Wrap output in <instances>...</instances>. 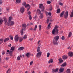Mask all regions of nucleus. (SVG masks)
<instances>
[{"label": "nucleus", "mask_w": 73, "mask_h": 73, "mask_svg": "<svg viewBox=\"0 0 73 73\" xmlns=\"http://www.w3.org/2000/svg\"><path fill=\"white\" fill-rule=\"evenodd\" d=\"M59 39V36H56L54 37V39L56 41H58Z\"/></svg>", "instance_id": "nucleus-17"}, {"label": "nucleus", "mask_w": 73, "mask_h": 73, "mask_svg": "<svg viewBox=\"0 0 73 73\" xmlns=\"http://www.w3.org/2000/svg\"><path fill=\"white\" fill-rule=\"evenodd\" d=\"M29 19L30 20H31L32 19V17H31V15H29Z\"/></svg>", "instance_id": "nucleus-49"}, {"label": "nucleus", "mask_w": 73, "mask_h": 73, "mask_svg": "<svg viewBox=\"0 0 73 73\" xmlns=\"http://www.w3.org/2000/svg\"><path fill=\"white\" fill-rule=\"evenodd\" d=\"M15 24V22L13 21H9L7 23V25L9 26H11Z\"/></svg>", "instance_id": "nucleus-3"}, {"label": "nucleus", "mask_w": 73, "mask_h": 73, "mask_svg": "<svg viewBox=\"0 0 73 73\" xmlns=\"http://www.w3.org/2000/svg\"><path fill=\"white\" fill-rule=\"evenodd\" d=\"M12 46V45H11V44H10V45H8V46H9L10 47H11Z\"/></svg>", "instance_id": "nucleus-61"}, {"label": "nucleus", "mask_w": 73, "mask_h": 73, "mask_svg": "<svg viewBox=\"0 0 73 73\" xmlns=\"http://www.w3.org/2000/svg\"><path fill=\"white\" fill-rule=\"evenodd\" d=\"M59 61L58 63H59V64H61V63H62V62H63L64 60L62 59L61 58H59L58 59Z\"/></svg>", "instance_id": "nucleus-15"}, {"label": "nucleus", "mask_w": 73, "mask_h": 73, "mask_svg": "<svg viewBox=\"0 0 73 73\" xmlns=\"http://www.w3.org/2000/svg\"><path fill=\"white\" fill-rule=\"evenodd\" d=\"M64 13H65V11H62L61 13L60 14V17H63V15H64Z\"/></svg>", "instance_id": "nucleus-14"}, {"label": "nucleus", "mask_w": 73, "mask_h": 73, "mask_svg": "<svg viewBox=\"0 0 73 73\" xmlns=\"http://www.w3.org/2000/svg\"><path fill=\"white\" fill-rule=\"evenodd\" d=\"M33 61H31L30 63V65H32V64H33Z\"/></svg>", "instance_id": "nucleus-48"}, {"label": "nucleus", "mask_w": 73, "mask_h": 73, "mask_svg": "<svg viewBox=\"0 0 73 73\" xmlns=\"http://www.w3.org/2000/svg\"><path fill=\"white\" fill-rule=\"evenodd\" d=\"M31 12L30 11H29L28 12V15H31Z\"/></svg>", "instance_id": "nucleus-53"}, {"label": "nucleus", "mask_w": 73, "mask_h": 73, "mask_svg": "<svg viewBox=\"0 0 73 73\" xmlns=\"http://www.w3.org/2000/svg\"><path fill=\"white\" fill-rule=\"evenodd\" d=\"M13 51L12 50H10L9 52V54H10L11 56L12 55V53H13Z\"/></svg>", "instance_id": "nucleus-32"}, {"label": "nucleus", "mask_w": 73, "mask_h": 73, "mask_svg": "<svg viewBox=\"0 0 73 73\" xmlns=\"http://www.w3.org/2000/svg\"><path fill=\"white\" fill-rule=\"evenodd\" d=\"M24 47L21 46L20 47L18 48L19 50H22L24 49Z\"/></svg>", "instance_id": "nucleus-23"}, {"label": "nucleus", "mask_w": 73, "mask_h": 73, "mask_svg": "<svg viewBox=\"0 0 73 73\" xmlns=\"http://www.w3.org/2000/svg\"><path fill=\"white\" fill-rule=\"evenodd\" d=\"M53 73H56L58 71V68H57L56 69H53L52 70Z\"/></svg>", "instance_id": "nucleus-13"}, {"label": "nucleus", "mask_w": 73, "mask_h": 73, "mask_svg": "<svg viewBox=\"0 0 73 73\" xmlns=\"http://www.w3.org/2000/svg\"><path fill=\"white\" fill-rule=\"evenodd\" d=\"M24 11H25V8H24V7L22 6L20 9V12L21 13H23V12H24Z\"/></svg>", "instance_id": "nucleus-7"}, {"label": "nucleus", "mask_w": 73, "mask_h": 73, "mask_svg": "<svg viewBox=\"0 0 73 73\" xmlns=\"http://www.w3.org/2000/svg\"><path fill=\"white\" fill-rule=\"evenodd\" d=\"M41 27H42V26L41 25H39V31H41Z\"/></svg>", "instance_id": "nucleus-31"}, {"label": "nucleus", "mask_w": 73, "mask_h": 73, "mask_svg": "<svg viewBox=\"0 0 73 73\" xmlns=\"http://www.w3.org/2000/svg\"><path fill=\"white\" fill-rule=\"evenodd\" d=\"M11 20H12V17H9V21H11Z\"/></svg>", "instance_id": "nucleus-46"}, {"label": "nucleus", "mask_w": 73, "mask_h": 73, "mask_svg": "<svg viewBox=\"0 0 73 73\" xmlns=\"http://www.w3.org/2000/svg\"><path fill=\"white\" fill-rule=\"evenodd\" d=\"M60 11H61V9H58L57 10V13H60Z\"/></svg>", "instance_id": "nucleus-26"}, {"label": "nucleus", "mask_w": 73, "mask_h": 73, "mask_svg": "<svg viewBox=\"0 0 73 73\" xmlns=\"http://www.w3.org/2000/svg\"><path fill=\"white\" fill-rule=\"evenodd\" d=\"M30 25H33V23H30Z\"/></svg>", "instance_id": "nucleus-62"}, {"label": "nucleus", "mask_w": 73, "mask_h": 73, "mask_svg": "<svg viewBox=\"0 0 73 73\" xmlns=\"http://www.w3.org/2000/svg\"><path fill=\"white\" fill-rule=\"evenodd\" d=\"M10 39L11 40H13V36H11L10 37Z\"/></svg>", "instance_id": "nucleus-56"}, {"label": "nucleus", "mask_w": 73, "mask_h": 73, "mask_svg": "<svg viewBox=\"0 0 73 73\" xmlns=\"http://www.w3.org/2000/svg\"><path fill=\"white\" fill-rule=\"evenodd\" d=\"M25 7V8H28L27 9V11H28L31 8V6L29 4L26 5Z\"/></svg>", "instance_id": "nucleus-8"}, {"label": "nucleus", "mask_w": 73, "mask_h": 73, "mask_svg": "<svg viewBox=\"0 0 73 73\" xmlns=\"http://www.w3.org/2000/svg\"><path fill=\"white\" fill-rule=\"evenodd\" d=\"M9 40V39L8 38H5L4 40V42H7Z\"/></svg>", "instance_id": "nucleus-22"}, {"label": "nucleus", "mask_w": 73, "mask_h": 73, "mask_svg": "<svg viewBox=\"0 0 73 73\" xmlns=\"http://www.w3.org/2000/svg\"><path fill=\"white\" fill-rule=\"evenodd\" d=\"M36 18H37V15H35L34 17L35 20H36Z\"/></svg>", "instance_id": "nucleus-58"}, {"label": "nucleus", "mask_w": 73, "mask_h": 73, "mask_svg": "<svg viewBox=\"0 0 73 73\" xmlns=\"http://www.w3.org/2000/svg\"><path fill=\"white\" fill-rule=\"evenodd\" d=\"M52 35H54V34H55V33H56V34H58V33H57L56 32V30H55V29H54L52 31Z\"/></svg>", "instance_id": "nucleus-19"}, {"label": "nucleus", "mask_w": 73, "mask_h": 73, "mask_svg": "<svg viewBox=\"0 0 73 73\" xmlns=\"http://www.w3.org/2000/svg\"><path fill=\"white\" fill-rule=\"evenodd\" d=\"M17 60H20V57L19 56H18L17 57Z\"/></svg>", "instance_id": "nucleus-47"}, {"label": "nucleus", "mask_w": 73, "mask_h": 73, "mask_svg": "<svg viewBox=\"0 0 73 73\" xmlns=\"http://www.w3.org/2000/svg\"><path fill=\"white\" fill-rule=\"evenodd\" d=\"M6 60H8L9 59V58H8V57H7L6 58Z\"/></svg>", "instance_id": "nucleus-60"}, {"label": "nucleus", "mask_w": 73, "mask_h": 73, "mask_svg": "<svg viewBox=\"0 0 73 73\" xmlns=\"http://www.w3.org/2000/svg\"><path fill=\"white\" fill-rule=\"evenodd\" d=\"M59 4L60 5H63V3H61V2H60L59 3Z\"/></svg>", "instance_id": "nucleus-52"}, {"label": "nucleus", "mask_w": 73, "mask_h": 73, "mask_svg": "<svg viewBox=\"0 0 73 73\" xmlns=\"http://www.w3.org/2000/svg\"><path fill=\"white\" fill-rule=\"evenodd\" d=\"M36 13H38V14H40V19H42L43 18V14L41 13V11L40 10L38 9L37 10Z\"/></svg>", "instance_id": "nucleus-2"}, {"label": "nucleus", "mask_w": 73, "mask_h": 73, "mask_svg": "<svg viewBox=\"0 0 73 73\" xmlns=\"http://www.w3.org/2000/svg\"><path fill=\"white\" fill-rule=\"evenodd\" d=\"M10 72L11 70H10V69H9L6 72V73H10Z\"/></svg>", "instance_id": "nucleus-36"}, {"label": "nucleus", "mask_w": 73, "mask_h": 73, "mask_svg": "<svg viewBox=\"0 0 73 73\" xmlns=\"http://www.w3.org/2000/svg\"><path fill=\"white\" fill-rule=\"evenodd\" d=\"M42 54V52L41 51H39L37 53L36 55L37 57H40L41 56Z\"/></svg>", "instance_id": "nucleus-5"}, {"label": "nucleus", "mask_w": 73, "mask_h": 73, "mask_svg": "<svg viewBox=\"0 0 73 73\" xmlns=\"http://www.w3.org/2000/svg\"><path fill=\"white\" fill-rule=\"evenodd\" d=\"M22 26L23 28L21 30V35H24V30L25 31V29H26L27 25L25 24H22Z\"/></svg>", "instance_id": "nucleus-1"}, {"label": "nucleus", "mask_w": 73, "mask_h": 73, "mask_svg": "<svg viewBox=\"0 0 73 73\" xmlns=\"http://www.w3.org/2000/svg\"><path fill=\"white\" fill-rule=\"evenodd\" d=\"M57 28H58V27H57V26H56L54 28L55 30H56L55 32L57 33H58V29H57Z\"/></svg>", "instance_id": "nucleus-16"}, {"label": "nucleus", "mask_w": 73, "mask_h": 73, "mask_svg": "<svg viewBox=\"0 0 73 73\" xmlns=\"http://www.w3.org/2000/svg\"><path fill=\"white\" fill-rule=\"evenodd\" d=\"M64 68H60L59 69V71H60V72H62L63 71H64Z\"/></svg>", "instance_id": "nucleus-28"}, {"label": "nucleus", "mask_w": 73, "mask_h": 73, "mask_svg": "<svg viewBox=\"0 0 73 73\" xmlns=\"http://www.w3.org/2000/svg\"><path fill=\"white\" fill-rule=\"evenodd\" d=\"M22 4L23 5H24V6H25L26 5V3L25 2H23L22 3Z\"/></svg>", "instance_id": "nucleus-40"}, {"label": "nucleus", "mask_w": 73, "mask_h": 73, "mask_svg": "<svg viewBox=\"0 0 73 73\" xmlns=\"http://www.w3.org/2000/svg\"><path fill=\"white\" fill-rule=\"evenodd\" d=\"M30 30H33V29L32 28H31L30 29Z\"/></svg>", "instance_id": "nucleus-64"}, {"label": "nucleus", "mask_w": 73, "mask_h": 73, "mask_svg": "<svg viewBox=\"0 0 73 73\" xmlns=\"http://www.w3.org/2000/svg\"><path fill=\"white\" fill-rule=\"evenodd\" d=\"M3 21L5 22V24L7 25V18L6 17H3Z\"/></svg>", "instance_id": "nucleus-12"}, {"label": "nucleus", "mask_w": 73, "mask_h": 73, "mask_svg": "<svg viewBox=\"0 0 73 73\" xmlns=\"http://www.w3.org/2000/svg\"><path fill=\"white\" fill-rule=\"evenodd\" d=\"M20 37L18 36V35H17L15 36V41H17L19 40V38Z\"/></svg>", "instance_id": "nucleus-9"}, {"label": "nucleus", "mask_w": 73, "mask_h": 73, "mask_svg": "<svg viewBox=\"0 0 73 73\" xmlns=\"http://www.w3.org/2000/svg\"><path fill=\"white\" fill-rule=\"evenodd\" d=\"M47 4H50V3H51V2L49 1H48L47 2Z\"/></svg>", "instance_id": "nucleus-50"}, {"label": "nucleus", "mask_w": 73, "mask_h": 73, "mask_svg": "<svg viewBox=\"0 0 73 73\" xmlns=\"http://www.w3.org/2000/svg\"><path fill=\"white\" fill-rule=\"evenodd\" d=\"M37 25H35V28H34V31H36V29L37 28Z\"/></svg>", "instance_id": "nucleus-44"}, {"label": "nucleus", "mask_w": 73, "mask_h": 73, "mask_svg": "<svg viewBox=\"0 0 73 73\" xmlns=\"http://www.w3.org/2000/svg\"><path fill=\"white\" fill-rule=\"evenodd\" d=\"M69 14L68 11H66L65 13L64 18L65 19H67L68 17Z\"/></svg>", "instance_id": "nucleus-6"}, {"label": "nucleus", "mask_w": 73, "mask_h": 73, "mask_svg": "<svg viewBox=\"0 0 73 73\" xmlns=\"http://www.w3.org/2000/svg\"><path fill=\"white\" fill-rule=\"evenodd\" d=\"M50 24L51 23H49L48 25V29H50Z\"/></svg>", "instance_id": "nucleus-38"}, {"label": "nucleus", "mask_w": 73, "mask_h": 73, "mask_svg": "<svg viewBox=\"0 0 73 73\" xmlns=\"http://www.w3.org/2000/svg\"><path fill=\"white\" fill-rule=\"evenodd\" d=\"M40 40H39V41L38 42V44H40Z\"/></svg>", "instance_id": "nucleus-63"}, {"label": "nucleus", "mask_w": 73, "mask_h": 73, "mask_svg": "<svg viewBox=\"0 0 73 73\" xmlns=\"http://www.w3.org/2000/svg\"><path fill=\"white\" fill-rule=\"evenodd\" d=\"M50 55V54L49 53H48L47 54V57L48 58L49 57V56Z\"/></svg>", "instance_id": "nucleus-42"}, {"label": "nucleus", "mask_w": 73, "mask_h": 73, "mask_svg": "<svg viewBox=\"0 0 73 73\" xmlns=\"http://www.w3.org/2000/svg\"><path fill=\"white\" fill-rule=\"evenodd\" d=\"M70 70L69 69H68L67 70V73H70Z\"/></svg>", "instance_id": "nucleus-35"}, {"label": "nucleus", "mask_w": 73, "mask_h": 73, "mask_svg": "<svg viewBox=\"0 0 73 73\" xmlns=\"http://www.w3.org/2000/svg\"><path fill=\"white\" fill-rule=\"evenodd\" d=\"M3 3V1L2 0H0V4H1Z\"/></svg>", "instance_id": "nucleus-54"}, {"label": "nucleus", "mask_w": 73, "mask_h": 73, "mask_svg": "<svg viewBox=\"0 0 73 73\" xmlns=\"http://www.w3.org/2000/svg\"><path fill=\"white\" fill-rule=\"evenodd\" d=\"M39 8L41 9V11L42 12H44V8L45 7L42 4H40L39 5Z\"/></svg>", "instance_id": "nucleus-4"}, {"label": "nucleus", "mask_w": 73, "mask_h": 73, "mask_svg": "<svg viewBox=\"0 0 73 73\" xmlns=\"http://www.w3.org/2000/svg\"><path fill=\"white\" fill-rule=\"evenodd\" d=\"M70 17H73V11L71 12V14L70 15Z\"/></svg>", "instance_id": "nucleus-41"}, {"label": "nucleus", "mask_w": 73, "mask_h": 73, "mask_svg": "<svg viewBox=\"0 0 73 73\" xmlns=\"http://www.w3.org/2000/svg\"><path fill=\"white\" fill-rule=\"evenodd\" d=\"M49 10L50 11H52V7H51L50 8H49Z\"/></svg>", "instance_id": "nucleus-59"}, {"label": "nucleus", "mask_w": 73, "mask_h": 73, "mask_svg": "<svg viewBox=\"0 0 73 73\" xmlns=\"http://www.w3.org/2000/svg\"><path fill=\"white\" fill-rule=\"evenodd\" d=\"M53 62V59H50L48 62V63L49 64L50 63H52Z\"/></svg>", "instance_id": "nucleus-24"}, {"label": "nucleus", "mask_w": 73, "mask_h": 73, "mask_svg": "<svg viewBox=\"0 0 73 73\" xmlns=\"http://www.w3.org/2000/svg\"><path fill=\"white\" fill-rule=\"evenodd\" d=\"M23 38V39H24V40H25V39H27V35H25L24 36Z\"/></svg>", "instance_id": "nucleus-30"}, {"label": "nucleus", "mask_w": 73, "mask_h": 73, "mask_svg": "<svg viewBox=\"0 0 73 73\" xmlns=\"http://www.w3.org/2000/svg\"><path fill=\"white\" fill-rule=\"evenodd\" d=\"M48 15H49V16H51L52 14H51V13L49 12L48 13Z\"/></svg>", "instance_id": "nucleus-51"}, {"label": "nucleus", "mask_w": 73, "mask_h": 73, "mask_svg": "<svg viewBox=\"0 0 73 73\" xmlns=\"http://www.w3.org/2000/svg\"><path fill=\"white\" fill-rule=\"evenodd\" d=\"M16 3H20L21 2V0H16Z\"/></svg>", "instance_id": "nucleus-33"}, {"label": "nucleus", "mask_w": 73, "mask_h": 73, "mask_svg": "<svg viewBox=\"0 0 73 73\" xmlns=\"http://www.w3.org/2000/svg\"><path fill=\"white\" fill-rule=\"evenodd\" d=\"M47 24H48V23H49V20L48 19H47Z\"/></svg>", "instance_id": "nucleus-55"}, {"label": "nucleus", "mask_w": 73, "mask_h": 73, "mask_svg": "<svg viewBox=\"0 0 73 73\" xmlns=\"http://www.w3.org/2000/svg\"><path fill=\"white\" fill-rule=\"evenodd\" d=\"M72 36V33L71 32H70L68 35V37H70Z\"/></svg>", "instance_id": "nucleus-29"}, {"label": "nucleus", "mask_w": 73, "mask_h": 73, "mask_svg": "<svg viewBox=\"0 0 73 73\" xmlns=\"http://www.w3.org/2000/svg\"><path fill=\"white\" fill-rule=\"evenodd\" d=\"M15 48H16L15 47L12 46L10 50L12 51H13L14 50V49H15Z\"/></svg>", "instance_id": "nucleus-25"}, {"label": "nucleus", "mask_w": 73, "mask_h": 73, "mask_svg": "<svg viewBox=\"0 0 73 73\" xmlns=\"http://www.w3.org/2000/svg\"><path fill=\"white\" fill-rule=\"evenodd\" d=\"M2 54L3 55L5 54V51H4L3 50L2 51Z\"/></svg>", "instance_id": "nucleus-43"}, {"label": "nucleus", "mask_w": 73, "mask_h": 73, "mask_svg": "<svg viewBox=\"0 0 73 73\" xmlns=\"http://www.w3.org/2000/svg\"><path fill=\"white\" fill-rule=\"evenodd\" d=\"M61 39L62 40H64L65 39V36H62L61 38Z\"/></svg>", "instance_id": "nucleus-45"}, {"label": "nucleus", "mask_w": 73, "mask_h": 73, "mask_svg": "<svg viewBox=\"0 0 73 73\" xmlns=\"http://www.w3.org/2000/svg\"><path fill=\"white\" fill-rule=\"evenodd\" d=\"M68 56H70V57H72L73 55V52L71 51L69 52L68 54Z\"/></svg>", "instance_id": "nucleus-10"}, {"label": "nucleus", "mask_w": 73, "mask_h": 73, "mask_svg": "<svg viewBox=\"0 0 73 73\" xmlns=\"http://www.w3.org/2000/svg\"><path fill=\"white\" fill-rule=\"evenodd\" d=\"M23 39L22 38H20L19 39V42H21V41H23Z\"/></svg>", "instance_id": "nucleus-37"}, {"label": "nucleus", "mask_w": 73, "mask_h": 73, "mask_svg": "<svg viewBox=\"0 0 73 73\" xmlns=\"http://www.w3.org/2000/svg\"><path fill=\"white\" fill-rule=\"evenodd\" d=\"M3 41H4V40H3V39H0V44H1L3 43Z\"/></svg>", "instance_id": "nucleus-27"}, {"label": "nucleus", "mask_w": 73, "mask_h": 73, "mask_svg": "<svg viewBox=\"0 0 73 73\" xmlns=\"http://www.w3.org/2000/svg\"><path fill=\"white\" fill-rule=\"evenodd\" d=\"M3 22V19L0 20V25H1V24H2Z\"/></svg>", "instance_id": "nucleus-34"}, {"label": "nucleus", "mask_w": 73, "mask_h": 73, "mask_svg": "<svg viewBox=\"0 0 73 73\" xmlns=\"http://www.w3.org/2000/svg\"><path fill=\"white\" fill-rule=\"evenodd\" d=\"M53 43L55 45H58V42H57V40H54L53 42Z\"/></svg>", "instance_id": "nucleus-11"}, {"label": "nucleus", "mask_w": 73, "mask_h": 73, "mask_svg": "<svg viewBox=\"0 0 73 73\" xmlns=\"http://www.w3.org/2000/svg\"><path fill=\"white\" fill-rule=\"evenodd\" d=\"M66 65H67V64H66V62H65L61 66H62L63 67H65V66H66Z\"/></svg>", "instance_id": "nucleus-21"}, {"label": "nucleus", "mask_w": 73, "mask_h": 73, "mask_svg": "<svg viewBox=\"0 0 73 73\" xmlns=\"http://www.w3.org/2000/svg\"><path fill=\"white\" fill-rule=\"evenodd\" d=\"M6 10L7 11H9V7H7L6 8Z\"/></svg>", "instance_id": "nucleus-57"}, {"label": "nucleus", "mask_w": 73, "mask_h": 73, "mask_svg": "<svg viewBox=\"0 0 73 73\" xmlns=\"http://www.w3.org/2000/svg\"><path fill=\"white\" fill-rule=\"evenodd\" d=\"M68 58V56L66 55H64L62 56V58L63 60H66Z\"/></svg>", "instance_id": "nucleus-18"}, {"label": "nucleus", "mask_w": 73, "mask_h": 73, "mask_svg": "<svg viewBox=\"0 0 73 73\" xmlns=\"http://www.w3.org/2000/svg\"><path fill=\"white\" fill-rule=\"evenodd\" d=\"M40 52V47L38 46L37 49V52Z\"/></svg>", "instance_id": "nucleus-39"}, {"label": "nucleus", "mask_w": 73, "mask_h": 73, "mask_svg": "<svg viewBox=\"0 0 73 73\" xmlns=\"http://www.w3.org/2000/svg\"><path fill=\"white\" fill-rule=\"evenodd\" d=\"M26 55L28 58H29L31 56V53L29 52L27 53L26 54Z\"/></svg>", "instance_id": "nucleus-20"}]
</instances>
